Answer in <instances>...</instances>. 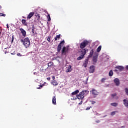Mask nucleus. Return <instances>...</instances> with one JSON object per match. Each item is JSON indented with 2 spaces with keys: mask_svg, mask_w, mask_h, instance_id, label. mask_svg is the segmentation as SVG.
I'll return each mask as SVG.
<instances>
[{
  "mask_svg": "<svg viewBox=\"0 0 128 128\" xmlns=\"http://www.w3.org/2000/svg\"><path fill=\"white\" fill-rule=\"evenodd\" d=\"M88 92H90L88 90H84L82 92H80L79 94L76 95V98L78 100H83L84 96H86L88 94Z\"/></svg>",
  "mask_w": 128,
  "mask_h": 128,
  "instance_id": "nucleus-1",
  "label": "nucleus"
},
{
  "mask_svg": "<svg viewBox=\"0 0 128 128\" xmlns=\"http://www.w3.org/2000/svg\"><path fill=\"white\" fill-rule=\"evenodd\" d=\"M94 50H90L89 56H88L87 58L85 60L83 63V66H84V68H86V66H88V58H92V56H94Z\"/></svg>",
  "mask_w": 128,
  "mask_h": 128,
  "instance_id": "nucleus-2",
  "label": "nucleus"
},
{
  "mask_svg": "<svg viewBox=\"0 0 128 128\" xmlns=\"http://www.w3.org/2000/svg\"><path fill=\"white\" fill-rule=\"evenodd\" d=\"M20 42H22L25 48H27L30 46V38H26L24 40L21 39L20 40Z\"/></svg>",
  "mask_w": 128,
  "mask_h": 128,
  "instance_id": "nucleus-3",
  "label": "nucleus"
},
{
  "mask_svg": "<svg viewBox=\"0 0 128 128\" xmlns=\"http://www.w3.org/2000/svg\"><path fill=\"white\" fill-rule=\"evenodd\" d=\"M88 50L86 48L82 49L80 52V57H78L77 58L78 60H82V58H84V56H86V54L88 52Z\"/></svg>",
  "mask_w": 128,
  "mask_h": 128,
  "instance_id": "nucleus-4",
  "label": "nucleus"
},
{
  "mask_svg": "<svg viewBox=\"0 0 128 128\" xmlns=\"http://www.w3.org/2000/svg\"><path fill=\"white\" fill-rule=\"evenodd\" d=\"M90 44V42L88 40H84L80 44V48L82 50V48H84L86 46H88Z\"/></svg>",
  "mask_w": 128,
  "mask_h": 128,
  "instance_id": "nucleus-5",
  "label": "nucleus"
},
{
  "mask_svg": "<svg viewBox=\"0 0 128 128\" xmlns=\"http://www.w3.org/2000/svg\"><path fill=\"white\" fill-rule=\"evenodd\" d=\"M64 40L61 41L60 42L58 45L57 48L58 52H60V50H62V46H64Z\"/></svg>",
  "mask_w": 128,
  "mask_h": 128,
  "instance_id": "nucleus-6",
  "label": "nucleus"
},
{
  "mask_svg": "<svg viewBox=\"0 0 128 128\" xmlns=\"http://www.w3.org/2000/svg\"><path fill=\"white\" fill-rule=\"evenodd\" d=\"M68 52V48L64 46L62 50V54L66 55Z\"/></svg>",
  "mask_w": 128,
  "mask_h": 128,
  "instance_id": "nucleus-7",
  "label": "nucleus"
},
{
  "mask_svg": "<svg viewBox=\"0 0 128 128\" xmlns=\"http://www.w3.org/2000/svg\"><path fill=\"white\" fill-rule=\"evenodd\" d=\"M90 92L91 96H92L94 98H96V90L94 88H92L91 90H90Z\"/></svg>",
  "mask_w": 128,
  "mask_h": 128,
  "instance_id": "nucleus-8",
  "label": "nucleus"
},
{
  "mask_svg": "<svg viewBox=\"0 0 128 128\" xmlns=\"http://www.w3.org/2000/svg\"><path fill=\"white\" fill-rule=\"evenodd\" d=\"M20 30L21 34H22V36L25 38V36H26V32L24 30V28H20Z\"/></svg>",
  "mask_w": 128,
  "mask_h": 128,
  "instance_id": "nucleus-9",
  "label": "nucleus"
},
{
  "mask_svg": "<svg viewBox=\"0 0 128 128\" xmlns=\"http://www.w3.org/2000/svg\"><path fill=\"white\" fill-rule=\"evenodd\" d=\"M116 70H115L116 72H118V70L119 72H122V70H124V68L122 66H116Z\"/></svg>",
  "mask_w": 128,
  "mask_h": 128,
  "instance_id": "nucleus-10",
  "label": "nucleus"
},
{
  "mask_svg": "<svg viewBox=\"0 0 128 128\" xmlns=\"http://www.w3.org/2000/svg\"><path fill=\"white\" fill-rule=\"evenodd\" d=\"M34 14V12H30L29 14L27 16L28 20H30L32 18V17Z\"/></svg>",
  "mask_w": 128,
  "mask_h": 128,
  "instance_id": "nucleus-11",
  "label": "nucleus"
},
{
  "mask_svg": "<svg viewBox=\"0 0 128 128\" xmlns=\"http://www.w3.org/2000/svg\"><path fill=\"white\" fill-rule=\"evenodd\" d=\"M50 84L56 86L58 84V82L56 80H53L51 82Z\"/></svg>",
  "mask_w": 128,
  "mask_h": 128,
  "instance_id": "nucleus-12",
  "label": "nucleus"
},
{
  "mask_svg": "<svg viewBox=\"0 0 128 128\" xmlns=\"http://www.w3.org/2000/svg\"><path fill=\"white\" fill-rule=\"evenodd\" d=\"M89 72L90 73L94 72V66H90Z\"/></svg>",
  "mask_w": 128,
  "mask_h": 128,
  "instance_id": "nucleus-13",
  "label": "nucleus"
},
{
  "mask_svg": "<svg viewBox=\"0 0 128 128\" xmlns=\"http://www.w3.org/2000/svg\"><path fill=\"white\" fill-rule=\"evenodd\" d=\"M72 66L69 65L67 67V69L66 70V72H72Z\"/></svg>",
  "mask_w": 128,
  "mask_h": 128,
  "instance_id": "nucleus-14",
  "label": "nucleus"
},
{
  "mask_svg": "<svg viewBox=\"0 0 128 128\" xmlns=\"http://www.w3.org/2000/svg\"><path fill=\"white\" fill-rule=\"evenodd\" d=\"M114 82L116 84V86H120V80H118V78H115L114 80Z\"/></svg>",
  "mask_w": 128,
  "mask_h": 128,
  "instance_id": "nucleus-15",
  "label": "nucleus"
},
{
  "mask_svg": "<svg viewBox=\"0 0 128 128\" xmlns=\"http://www.w3.org/2000/svg\"><path fill=\"white\" fill-rule=\"evenodd\" d=\"M124 102V104L126 107H128V99H124L123 100Z\"/></svg>",
  "mask_w": 128,
  "mask_h": 128,
  "instance_id": "nucleus-16",
  "label": "nucleus"
},
{
  "mask_svg": "<svg viewBox=\"0 0 128 128\" xmlns=\"http://www.w3.org/2000/svg\"><path fill=\"white\" fill-rule=\"evenodd\" d=\"M22 24H24V26H28V22H26V20L22 19Z\"/></svg>",
  "mask_w": 128,
  "mask_h": 128,
  "instance_id": "nucleus-17",
  "label": "nucleus"
},
{
  "mask_svg": "<svg viewBox=\"0 0 128 128\" xmlns=\"http://www.w3.org/2000/svg\"><path fill=\"white\" fill-rule=\"evenodd\" d=\"M35 16H36V18H37V20H38V22L40 20V14L36 13L35 14Z\"/></svg>",
  "mask_w": 128,
  "mask_h": 128,
  "instance_id": "nucleus-18",
  "label": "nucleus"
},
{
  "mask_svg": "<svg viewBox=\"0 0 128 128\" xmlns=\"http://www.w3.org/2000/svg\"><path fill=\"white\" fill-rule=\"evenodd\" d=\"M52 102L53 104H56V96H54L52 98Z\"/></svg>",
  "mask_w": 128,
  "mask_h": 128,
  "instance_id": "nucleus-19",
  "label": "nucleus"
},
{
  "mask_svg": "<svg viewBox=\"0 0 128 128\" xmlns=\"http://www.w3.org/2000/svg\"><path fill=\"white\" fill-rule=\"evenodd\" d=\"M60 34L58 35H56V37L54 38L55 42L60 40Z\"/></svg>",
  "mask_w": 128,
  "mask_h": 128,
  "instance_id": "nucleus-20",
  "label": "nucleus"
},
{
  "mask_svg": "<svg viewBox=\"0 0 128 128\" xmlns=\"http://www.w3.org/2000/svg\"><path fill=\"white\" fill-rule=\"evenodd\" d=\"M78 92H80V91L77 90H75L74 92H72V96H74L76 94H78Z\"/></svg>",
  "mask_w": 128,
  "mask_h": 128,
  "instance_id": "nucleus-21",
  "label": "nucleus"
},
{
  "mask_svg": "<svg viewBox=\"0 0 128 128\" xmlns=\"http://www.w3.org/2000/svg\"><path fill=\"white\" fill-rule=\"evenodd\" d=\"M92 60L94 62H96V54H94L93 56Z\"/></svg>",
  "mask_w": 128,
  "mask_h": 128,
  "instance_id": "nucleus-22",
  "label": "nucleus"
},
{
  "mask_svg": "<svg viewBox=\"0 0 128 128\" xmlns=\"http://www.w3.org/2000/svg\"><path fill=\"white\" fill-rule=\"evenodd\" d=\"M48 68H44V67H42L40 68V70L42 72H46V70H48Z\"/></svg>",
  "mask_w": 128,
  "mask_h": 128,
  "instance_id": "nucleus-23",
  "label": "nucleus"
},
{
  "mask_svg": "<svg viewBox=\"0 0 128 128\" xmlns=\"http://www.w3.org/2000/svg\"><path fill=\"white\" fill-rule=\"evenodd\" d=\"M90 102H91V104H96V100H90Z\"/></svg>",
  "mask_w": 128,
  "mask_h": 128,
  "instance_id": "nucleus-24",
  "label": "nucleus"
},
{
  "mask_svg": "<svg viewBox=\"0 0 128 128\" xmlns=\"http://www.w3.org/2000/svg\"><path fill=\"white\" fill-rule=\"evenodd\" d=\"M102 50V46H100L98 48H97V50L96 52H100Z\"/></svg>",
  "mask_w": 128,
  "mask_h": 128,
  "instance_id": "nucleus-25",
  "label": "nucleus"
},
{
  "mask_svg": "<svg viewBox=\"0 0 128 128\" xmlns=\"http://www.w3.org/2000/svg\"><path fill=\"white\" fill-rule=\"evenodd\" d=\"M113 75H114V72H112V70H111L109 72V76H112Z\"/></svg>",
  "mask_w": 128,
  "mask_h": 128,
  "instance_id": "nucleus-26",
  "label": "nucleus"
},
{
  "mask_svg": "<svg viewBox=\"0 0 128 128\" xmlns=\"http://www.w3.org/2000/svg\"><path fill=\"white\" fill-rule=\"evenodd\" d=\"M110 104L111 106H117L118 103L116 102L112 103Z\"/></svg>",
  "mask_w": 128,
  "mask_h": 128,
  "instance_id": "nucleus-27",
  "label": "nucleus"
},
{
  "mask_svg": "<svg viewBox=\"0 0 128 128\" xmlns=\"http://www.w3.org/2000/svg\"><path fill=\"white\" fill-rule=\"evenodd\" d=\"M52 64H54V62H50L48 63V66H52Z\"/></svg>",
  "mask_w": 128,
  "mask_h": 128,
  "instance_id": "nucleus-28",
  "label": "nucleus"
},
{
  "mask_svg": "<svg viewBox=\"0 0 128 128\" xmlns=\"http://www.w3.org/2000/svg\"><path fill=\"white\" fill-rule=\"evenodd\" d=\"M47 18H48V22H50V14H48V16H47Z\"/></svg>",
  "mask_w": 128,
  "mask_h": 128,
  "instance_id": "nucleus-29",
  "label": "nucleus"
},
{
  "mask_svg": "<svg viewBox=\"0 0 128 128\" xmlns=\"http://www.w3.org/2000/svg\"><path fill=\"white\" fill-rule=\"evenodd\" d=\"M52 36H48V38H47V40L48 42H50V38Z\"/></svg>",
  "mask_w": 128,
  "mask_h": 128,
  "instance_id": "nucleus-30",
  "label": "nucleus"
},
{
  "mask_svg": "<svg viewBox=\"0 0 128 128\" xmlns=\"http://www.w3.org/2000/svg\"><path fill=\"white\" fill-rule=\"evenodd\" d=\"M32 33L34 34V26H32Z\"/></svg>",
  "mask_w": 128,
  "mask_h": 128,
  "instance_id": "nucleus-31",
  "label": "nucleus"
},
{
  "mask_svg": "<svg viewBox=\"0 0 128 128\" xmlns=\"http://www.w3.org/2000/svg\"><path fill=\"white\" fill-rule=\"evenodd\" d=\"M114 114H116V112H111V116H114Z\"/></svg>",
  "mask_w": 128,
  "mask_h": 128,
  "instance_id": "nucleus-32",
  "label": "nucleus"
},
{
  "mask_svg": "<svg viewBox=\"0 0 128 128\" xmlns=\"http://www.w3.org/2000/svg\"><path fill=\"white\" fill-rule=\"evenodd\" d=\"M125 92H126V94H128V89L126 88L125 89Z\"/></svg>",
  "mask_w": 128,
  "mask_h": 128,
  "instance_id": "nucleus-33",
  "label": "nucleus"
},
{
  "mask_svg": "<svg viewBox=\"0 0 128 128\" xmlns=\"http://www.w3.org/2000/svg\"><path fill=\"white\" fill-rule=\"evenodd\" d=\"M90 108H92V106H88V107H87V108H86V110H88L90 109Z\"/></svg>",
  "mask_w": 128,
  "mask_h": 128,
  "instance_id": "nucleus-34",
  "label": "nucleus"
},
{
  "mask_svg": "<svg viewBox=\"0 0 128 128\" xmlns=\"http://www.w3.org/2000/svg\"><path fill=\"white\" fill-rule=\"evenodd\" d=\"M17 56H22V54H20V53H18V54H17Z\"/></svg>",
  "mask_w": 128,
  "mask_h": 128,
  "instance_id": "nucleus-35",
  "label": "nucleus"
},
{
  "mask_svg": "<svg viewBox=\"0 0 128 128\" xmlns=\"http://www.w3.org/2000/svg\"><path fill=\"white\" fill-rule=\"evenodd\" d=\"M52 79L53 80H56V77L54 76H52Z\"/></svg>",
  "mask_w": 128,
  "mask_h": 128,
  "instance_id": "nucleus-36",
  "label": "nucleus"
},
{
  "mask_svg": "<svg viewBox=\"0 0 128 128\" xmlns=\"http://www.w3.org/2000/svg\"><path fill=\"white\" fill-rule=\"evenodd\" d=\"M12 42H14V35L12 37Z\"/></svg>",
  "mask_w": 128,
  "mask_h": 128,
  "instance_id": "nucleus-37",
  "label": "nucleus"
},
{
  "mask_svg": "<svg viewBox=\"0 0 128 128\" xmlns=\"http://www.w3.org/2000/svg\"><path fill=\"white\" fill-rule=\"evenodd\" d=\"M42 88V86H39L38 88H38V90H40V88Z\"/></svg>",
  "mask_w": 128,
  "mask_h": 128,
  "instance_id": "nucleus-38",
  "label": "nucleus"
},
{
  "mask_svg": "<svg viewBox=\"0 0 128 128\" xmlns=\"http://www.w3.org/2000/svg\"><path fill=\"white\" fill-rule=\"evenodd\" d=\"M46 80H50V78L48 77V78H46Z\"/></svg>",
  "mask_w": 128,
  "mask_h": 128,
  "instance_id": "nucleus-39",
  "label": "nucleus"
},
{
  "mask_svg": "<svg viewBox=\"0 0 128 128\" xmlns=\"http://www.w3.org/2000/svg\"><path fill=\"white\" fill-rule=\"evenodd\" d=\"M92 112H96V111L95 110L94 108L92 109Z\"/></svg>",
  "mask_w": 128,
  "mask_h": 128,
  "instance_id": "nucleus-40",
  "label": "nucleus"
},
{
  "mask_svg": "<svg viewBox=\"0 0 128 128\" xmlns=\"http://www.w3.org/2000/svg\"><path fill=\"white\" fill-rule=\"evenodd\" d=\"M2 16H6V14H4L2 13Z\"/></svg>",
  "mask_w": 128,
  "mask_h": 128,
  "instance_id": "nucleus-41",
  "label": "nucleus"
},
{
  "mask_svg": "<svg viewBox=\"0 0 128 128\" xmlns=\"http://www.w3.org/2000/svg\"><path fill=\"white\" fill-rule=\"evenodd\" d=\"M34 74H38V72H34Z\"/></svg>",
  "mask_w": 128,
  "mask_h": 128,
  "instance_id": "nucleus-42",
  "label": "nucleus"
},
{
  "mask_svg": "<svg viewBox=\"0 0 128 128\" xmlns=\"http://www.w3.org/2000/svg\"><path fill=\"white\" fill-rule=\"evenodd\" d=\"M88 78H86V82L85 84H88Z\"/></svg>",
  "mask_w": 128,
  "mask_h": 128,
  "instance_id": "nucleus-43",
  "label": "nucleus"
},
{
  "mask_svg": "<svg viewBox=\"0 0 128 128\" xmlns=\"http://www.w3.org/2000/svg\"><path fill=\"white\" fill-rule=\"evenodd\" d=\"M6 26H7V28H10V27L8 26V24H6Z\"/></svg>",
  "mask_w": 128,
  "mask_h": 128,
  "instance_id": "nucleus-44",
  "label": "nucleus"
},
{
  "mask_svg": "<svg viewBox=\"0 0 128 128\" xmlns=\"http://www.w3.org/2000/svg\"><path fill=\"white\" fill-rule=\"evenodd\" d=\"M82 104V101L81 102H80L79 103V104Z\"/></svg>",
  "mask_w": 128,
  "mask_h": 128,
  "instance_id": "nucleus-45",
  "label": "nucleus"
},
{
  "mask_svg": "<svg viewBox=\"0 0 128 128\" xmlns=\"http://www.w3.org/2000/svg\"><path fill=\"white\" fill-rule=\"evenodd\" d=\"M104 80H106V79L104 78L102 79V82H104Z\"/></svg>",
  "mask_w": 128,
  "mask_h": 128,
  "instance_id": "nucleus-46",
  "label": "nucleus"
},
{
  "mask_svg": "<svg viewBox=\"0 0 128 128\" xmlns=\"http://www.w3.org/2000/svg\"><path fill=\"white\" fill-rule=\"evenodd\" d=\"M2 13H0V16H2Z\"/></svg>",
  "mask_w": 128,
  "mask_h": 128,
  "instance_id": "nucleus-47",
  "label": "nucleus"
},
{
  "mask_svg": "<svg viewBox=\"0 0 128 128\" xmlns=\"http://www.w3.org/2000/svg\"><path fill=\"white\" fill-rule=\"evenodd\" d=\"M11 54H16V53H14V54L11 53Z\"/></svg>",
  "mask_w": 128,
  "mask_h": 128,
  "instance_id": "nucleus-48",
  "label": "nucleus"
},
{
  "mask_svg": "<svg viewBox=\"0 0 128 128\" xmlns=\"http://www.w3.org/2000/svg\"><path fill=\"white\" fill-rule=\"evenodd\" d=\"M5 54H8V52L6 51Z\"/></svg>",
  "mask_w": 128,
  "mask_h": 128,
  "instance_id": "nucleus-49",
  "label": "nucleus"
},
{
  "mask_svg": "<svg viewBox=\"0 0 128 128\" xmlns=\"http://www.w3.org/2000/svg\"><path fill=\"white\" fill-rule=\"evenodd\" d=\"M0 8H2V6H0Z\"/></svg>",
  "mask_w": 128,
  "mask_h": 128,
  "instance_id": "nucleus-50",
  "label": "nucleus"
},
{
  "mask_svg": "<svg viewBox=\"0 0 128 128\" xmlns=\"http://www.w3.org/2000/svg\"><path fill=\"white\" fill-rule=\"evenodd\" d=\"M2 34V32H0V34Z\"/></svg>",
  "mask_w": 128,
  "mask_h": 128,
  "instance_id": "nucleus-51",
  "label": "nucleus"
},
{
  "mask_svg": "<svg viewBox=\"0 0 128 128\" xmlns=\"http://www.w3.org/2000/svg\"><path fill=\"white\" fill-rule=\"evenodd\" d=\"M112 96H114V94H112Z\"/></svg>",
  "mask_w": 128,
  "mask_h": 128,
  "instance_id": "nucleus-52",
  "label": "nucleus"
},
{
  "mask_svg": "<svg viewBox=\"0 0 128 128\" xmlns=\"http://www.w3.org/2000/svg\"><path fill=\"white\" fill-rule=\"evenodd\" d=\"M116 96V94H114V96Z\"/></svg>",
  "mask_w": 128,
  "mask_h": 128,
  "instance_id": "nucleus-53",
  "label": "nucleus"
}]
</instances>
